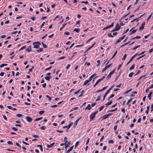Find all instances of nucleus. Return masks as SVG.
Wrapping results in <instances>:
<instances>
[{
	"mask_svg": "<svg viewBox=\"0 0 153 153\" xmlns=\"http://www.w3.org/2000/svg\"><path fill=\"white\" fill-rule=\"evenodd\" d=\"M120 28V26L118 23H117L115 26V28L117 30H118Z\"/></svg>",
	"mask_w": 153,
	"mask_h": 153,
	"instance_id": "nucleus-11",
	"label": "nucleus"
},
{
	"mask_svg": "<svg viewBox=\"0 0 153 153\" xmlns=\"http://www.w3.org/2000/svg\"><path fill=\"white\" fill-rule=\"evenodd\" d=\"M137 29H135V30H133V31H132L130 33V35H131L132 34V33H135L137 31Z\"/></svg>",
	"mask_w": 153,
	"mask_h": 153,
	"instance_id": "nucleus-47",
	"label": "nucleus"
},
{
	"mask_svg": "<svg viewBox=\"0 0 153 153\" xmlns=\"http://www.w3.org/2000/svg\"><path fill=\"white\" fill-rule=\"evenodd\" d=\"M45 112V111H44V110L41 111H39V114L40 115H41L43 114Z\"/></svg>",
	"mask_w": 153,
	"mask_h": 153,
	"instance_id": "nucleus-31",
	"label": "nucleus"
},
{
	"mask_svg": "<svg viewBox=\"0 0 153 153\" xmlns=\"http://www.w3.org/2000/svg\"><path fill=\"white\" fill-rule=\"evenodd\" d=\"M42 44L43 45V46L44 48H47L48 47L47 46L45 45V44L43 42H42Z\"/></svg>",
	"mask_w": 153,
	"mask_h": 153,
	"instance_id": "nucleus-38",
	"label": "nucleus"
},
{
	"mask_svg": "<svg viewBox=\"0 0 153 153\" xmlns=\"http://www.w3.org/2000/svg\"><path fill=\"white\" fill-rule=\"evenodd\" d=\"M115 72V70H113L110 72L109 74L107 76L106 79H108L110 78L111 77V75L113 74Z\"/></svg>",
	"mask_w": 153,
	"mask_h": 153,
	"instance_id": "nucleus-4",
	"label": "nucleus"
},
{
	"mask_svg": "<svg viewBox=\"0 0 153 153\" xmlns=\"http://www.w3.org/2000/svg\"><path fill=\"white\" fill-rule=\"evenodd\" d=\"M47 84L46 83H44L42 84V86L44 88H45Z\"/></svg>",
	"mask_w": 153,
	"mask_h": 153,
	"instance_id": "nucleus-62",
	"label": "nucleus"
},
{
	"mask_svg": "<svg viewBox=\"0 0 153 153\" xmlns=\"http://www.w3.org/2000/svg\"><path fill=\"white\" fill-rule=\"evenodd\" d=\"M36 51L38 52H41L43 51V49L42 48H40L36 50Z\"/></svg>",
	"mask_w": 153,
	"mask_h": 153,
	"instance_id": "nucleus-25",
	"label": "nucleus"
},
{
	"mask_svg": "<svg viewBox=\"0 0 153 153\" xmlns=\"http://www.w3.org/2000/svg\"><path fill=\"white\" fill-rule=\"evenodd\" d=\"M90 81L88 80H86L83 83V85H85L87 84Z\"/></svg>",
	"mask_w": 153,
	"mask_h": 153,
	"instance_id": "nucleus-29",
	"label": "nucleus"
},
{
	"mask_svg": "<svg viewBox=\"0 0 153 153\" xmlns=\"http://www.w3.org/2000/svg\"><path fill=\"white\" fill-rule=\"evenodd\" d=\"M46 128V127L45 126H42L40 127V129L42 130H45Z\"/></svg>",
	"mask_w": 153,
	"mask_h": 153,
	"instance_id": "nucleus-37",
	"label": "nucleus"
},
{
	"mask_svg": "<svg viewBox=\"0 0 153 153\" xmlns=\"http://www.w3.org/2000/svg\"><path fill=\"white\" fill-rule=\"evenodd\" d=\"M141 38V36H137L135 37H133L131 39V40H133L134 39H140Z\"/></svg>",
	"mask_w": 153,
	"mask_h": 153,
	"instance_id": "nucleus-18",
	"label": "nucleus"
},
{
	"mask_svg": "<svg viewBox=\"0 0 153 153\" xmlns=\"http://www.w3.org/2000/svg\"><path fill=\"white\" fill-rule=\"evenodd\" d=\"M79 143V141H78L76 142L75 145V149L76 148V147L78 145Z\"/></svg>",
	"mask_w": 153,
	"mask_h": 153,
	"instance_id": "nucleus-46",
	"label": "nucleus"
},
{
	"mask_svg": "<svg viewBox=\"0 0 153 153\" xmlns=\"http://www.w3.org/2000/svg\"><path fill=\"white\" fill-rule=\"evenodd\" d=\"M68 142V140H66L65 141V143H62L60 144V146H63L64 145H66L67 144V143Z\"/></svg>",
	"mask_w": 153,
	"mask_h": 153,
	"instance_id": "nucleus-48",
	"label": "nucleus"
},
{
	"mask_svg": "<svg viewBox=\"0 0 153 153\" xmlns=\"http://www.w3.org/2000/svg\"><path fill=\"white\" fill-rule=\"evenodd\" d=\"M94 38V36H93V37H92L91 38H90V39H89L86 42V43H88L89 41H90L92 39H93Z\"/></svg>",
	"mask_w": 153,
	"mask_h": 153,
	"instance_id": "nucleus-30",
	"label": "nucleus"
},
{
	"mask_svg": "<svg viewBox=\"0 0 153 153\" xmlns=\"http://www.w3.org/2000/svg\"><path fill=\"white\" fill-rule=\"evenodd\" d=\"M51 68H52V66H51L50 67H49L46 68L45 69V71H46L47 70H50L51 69Z\"/></svg>",
	"mask_w": 153,
	"mask_h": 153,
	"instance_id": "nucleus-55",
	"label": "nucleus"
},
{
	"mask_svg": "<svg viewBox=\"0 0 153 153\" xmlns=\"http://www.w3.org/2000/svg\"><path fill=\"white\" fill-rule=\"evenodd\" d=\"M100 79H98L96 82L94 84V87H95L96 85H97V84H98V83L101 81L100 80Z\"/></svg>",
	"mask_w": 153,
	"mask_h": 153,
	"instance_id": "nucleus-22",
	"label": "nucleus"
},
{
	"mask_svg": "<svg viewBox=\"0 0 153 153\" xmlns=\"http://www.w3.org/2000/svg\"><path fill=\"white\" fill-rule=\"evenodd\" d=\"M108 117V115H105L102 116V120H105L107 119Z\"/></svg>",
	"mask_w": 153,
	"mask_h": 153,
	"instance_id": "nucleus-16",
	"label": "nucleus"
},
{
	"mask_svg": "<svg viewBox=\"0 0 153 153\" xmlns=\"http://www.w3.org/2000/svg\"><path fill=\"white\" fill-rule=\"evenodd\" d=\"M31 51L32 49L31 48V46L30 45L29 46V47L27 48L26 49V51L28 52H30Z\"/></svg>",
	"mask_w": 153,
	"mask_h": 153,
	"instance_id": "nucleus-10",
	"label": "nucleus"
},
{
	"mask_svg": "<svg viewBox=\"0 0 153 153\" xmlns=\"http://www.w3.org/2000/svg\"><path fill=\"white\" fill-rule=\"evenodd\" d=\"M112 103V101L111 100L109 102L105 104V106H107L108 105H111V104Z\"/></svg>",
	"mask_w": 153,
	"mask_h": 153,
	"instance_id": "nucleus-14",
	"label": "nucleus"
},
{
	"mask_svg": "<svg viewBox=\"0 0 153 153\" xmlns=\"http://www.w3.org/2000/svg\"><path fill=\"white\" fill-rule=\"evenodd\" d=\"M37 147H39L40 148V149L42 152H43V149L42 148V145H38L37 146Z\"/></svg>",
	"mask_w": 153,
	"mask_h": 153,
	"instance_id": "nucleus-19",
	"label": "nucleus"
},
{
	"mask_svg": "<svg viewBox=\"0 0 153 153\" xmlns=\"http://www.w3.org/2000/svg\"><path fill=\"white\" fill-rule=\"evenodd\" d=\"M81 2L82 3H85L86 4H88V1H81Z\"/></svg>",
	"mask_w": 153,
	"mask_h": 153,
	"instance_id": "nucleus-54",
	"label": "nucleus"
},
{
	"mask_svg": "<svg viewBox=\"0 0 153 153\" xmlns=\"http://www.w3.org/2000/svg\"><path fill=\"white\" fill-rule=\"evenodd\" d=\"M51 78V76H46L45 77V79L46 80L48 81L50 80V79Z\"/></svg>",
	"mask_w": 153,
	"mask_h": 153,
	"instance_id": "nucleus-17",
	"label": "nucleus"
},
{
	"mask_svg": "<svg viewBox=\"0 0 153 153\" xmlns=\"http://www.w3.org/2000/svg\"><path fill=\"white\" fill-rule=\"evenodd\" d=\"M3 117L4 118V120L6 121L7 120V118L4 115H3Z\"/></svg>",
	"mask_w": 153,
	"mask_h": 153,
	"instance_id": "nucleus-63",
	"label": "nucleus"
},
{
	"mask_svg": "<svg viewBox=\"0 0 153 153\" xmlns=\"http://www.w3.org/2000/svg\"><path fill=\"white\" fill-rule=\"evenodd\" d=\"M74 146H72L67 151V152H68L69 153V152H70L71 151H72L74 148Z\"/></svg>",
	"mask_w": 153,
	"mask_h": 153,
	"instance_id": "nucleus-20",
	"label": "nucleus"
},
{
	"mask_svg": "<svg viewBox=\"0 0 153 153\" xmlns=\"http://www.w3.org/2000/svg\"><path fill=\"white\" fill-rule=\"evenodd\" d=\"M152 94V92H150L148 95V97L149 98V100H150L151 99V95Z\"/></svg>",
	"mask_w": 153,
	"mask_h": 153,
	"instance_id": "nucleus-12",
	"label": "nucleus"
},
{
	"mask_svg": "<svg viewBox=\"0 0 153 153\" xmlns=\"http://www.w3.org/2000/svg\"><path fill=\"white\" fill-rule=\"evenodd\" d=\"M73 124V123H70L68 126H66L63 127V128H68V129H69L71 127L72 125Z\"/></svg>",
	"mask_w": 153,
	"mask_h": 153,
	"instance_id": "nucleus-8",
	"label": "nucleus"
},
{
	"mask_svg": "<svg viewBox=\"0 0 153 153\" xmlns=\"http://www.w3.org/2000/svg\"><path fill=\"white\" fill-rule=\"evenodd\" d=\"M87 107H88V110H89L91 109V106L90 104H88Z\"/></svg>",
	"mask_w": 153,
	"mask_h": 153,
	"instance_id": "nucleus-45",
	"label": "nucleus"
},
{
	"mask_svg": "<svg viewBox=\"0 0 153 153\" xmlns=\"http://www.w3.org/2000/svg\"><path fill=\"white\" fill-rule=\"evenodd\" d=\"M91 48H92L91 47H89L87 49V50L85 52V53H86V52H87L88 51H89V50H90Z\"/></svg>",
	"mask_w": 153,
	"mask_h": 153,
	"instance_id": "nucleus-58",
	"label": "nucleus"
},
{
	"mask_svg": "<svg viewBox=\"0 0 153 153\" xmlns=\"http://www.w3.org/2000/svg\"><path fill=\"white\" fill-rule=\"evenodd\" d=\"M46 96L48 98V100L49 101H50L51 100L52 97H50L48 95H46Z\"/></svg>",
	"mask_w": 153,
	"mask_h": 153,
	"instance_id": "nucleus-34",
	"label": "nucleus"
},
{
	"mask_svg": "<svg viewBox=\"0 0 153 153\" xmlns=\"http://www.w3.org/2000/svg\"><path fill=\"white\" fill-rule=\"evenodd\" d=\"M67 23H66L63 25L60 28V31H61L63 29V28L67 25Z\"/></svg>",
	"mask_w": 153,
	"mask_h": 153,
	"instance_id": "nucleus-15",
	"label": "nucleus"
},
{
	"mask_svg": "<svg viewBox=\"0 0 153 153\" xmlns=\"http://www.w3.org/2000/svg\"><path fill=\"white\" fill-rule=\"evenodd\" d=\"M125 35H123V36L120 38L119 39H118V40L116 42V44H117L120 42H121L122 40H123L125 37Z\"/></svg>",
	"mask_w": 153,
	"mask_h": 153,
	"instance_id": "nucleus-5",
	"label": "nucleus"
},
{
	"mask_svg": "<svg viewBox=\"0 0 153 153\" xmlns=\"http://www.w3.org/2000/svg\"><path fill=\"white\" fill-rule=\"evenodd\" d=\"M126 56H127L126 54H125L123 56V58H122V60H125V59H126Z\"/></svg>",
	"mask_w": 153,
	"mask_h": 153,
	"instance_id": "nucleus-42",
	"label": "nucleus"
},
{
	"mask_svg": "<svg viewBox=\"0 0 153 153\" xmlns=\"http://www.w3.org/2000/svg\"><path fill=\"white\" fill-rule=\"evenodd\" d=\"M108 143H114V141L113 140H110L108 141Z\"/></svg>",
	"mask_w": 153,
	"mask_h": 153,
	"instance_id": "nucleus-53",
	"label": "nucleus"
},
{
	"mask_svg": "<svg viewBox=\"0 0 153 153\" xmlns=\"http://www.w3.org/2000/svg\"><path fill=\"white\" fill-rule=\"evenodd\" d=\"M140 46V45H138L137 46H136L134 48L132 49V50H135L136 49H137V48L139 47Z\"/></svg>",
	"mask_w": 153,
	"mask_h": 153,
	"instance_id": "nucleus-49",
	"label": "nucleus"
},
{
	"mask_svg": "<svg viewBox=\"0 0 153 153\" xmlns=\"http://www.w3.org/2000/svg\"><path fill=\"white\" fill-rule=\"evenodd\" d=\"M84 92V90H82L81 92V94L79 95L78 97H79L82 96L83 95Z\"/></svg>",
	"mask_w": 153,
	"mask_h": 153,
	"instance_id": "nucleus-27",
	"label": "nucleus"
},
{
	"mask_svg": "<svg viewBox=\"0 0 153 153\" xmlns=\"http://www.w3.org/2000/svg\"><path fill=\"white\" fill-rule=\"evenodd\" d=\"M84 45V44L83 43L82 44V45H76L75 46V47L76 48H78L79 47H82Z\"/></svg>",
	"mask_w": 153,
	"mask_h": 153,
	"instance_id": "nucleus-51",
	"label": "nucleus"
},
{
	"mask_svg": "<svg viewBox=\"0 0 153 153\" xmlns=\"http://www.w3.org/2000/svg\"><path fill=\"white\" fill-rule=\"evenodd\" d=\"M101 99V96L100 95L99 96H97V99L95 100L96 101H99Z\"/></svg>",
	"mask_w": 153,
	"mask_h": 153,
	"instance_id": "nucleus-35",
	"label": "nucleus"
},
{
	"mask_svg": "<svg viewBox=\"0 0 153 153\" xmlns=\"http://www.w3.org/2000/svg\"><path fill=\"white\" fill-rule=\"evenodd\" d=\"M110 67L109 65H108L106 66L105 68L102 70V73H104V72L108 68Z\"/></svg>",
	"mask_w": 153,
	"mask_h": 153,
	"instance_id": "nucleus-9",
	"label": "nucleus"
},
{
	"mask_svg": "<svg viewBox=\"0 0 153 153\" xmlns=\"http://www.w3.org/2000/svg\"><path fill=\"white\" fill-rule=\"evenodd\" d=\"M135 66V65L134 64H133L129 68L130 70H132L134 69Z\"/></svg>",
	"mask_w": 153,
	"mask_h": 153,
	"instance_id": "nucleus-21",
	"label": "nucleus"
},
{
	"mask_svg": "<svg viewBox=\"0 0 153 153\" xmlns=\"http://www.w3.org/2000/svg\"><path fill=\"white\" fill-rule=\"evenodd\" d=\"M81 118V117H80L79 119H78L77 120L75 123V124L76 126L77 125V124L78 123V122L79 120Z\"/></svg>",
	"mask_w": 153,
	"mask_h": 153,
	"instance_id": "nucleus-28",
	"label": "nucleus"
},
{
	"mask_svg": "<svg viewBox=\"0 0 153 153\" xmlns=\"http://www.w3.org/2000/svg\"><path fill=\"white\" fill-rule=\"evenodd\" d=\"M145 25V22H144L142 24L140 27L139 28V30L141 31L144 29V26Z\"/></svg>",
	"mask_w": 153,
	"mask_h": 153,
	"instance_id": "nucleus-6",
	"label": "nucleus"
},
{
	"mask_svg": "<svg viewBox=\"0 0 153 153\" xmlns=\"http://www.w3.org/2000/svg\"><path fill=\"white\" fill-rule=\"evenodd\" d=\"M55 144V143L54 142L50 145L48 144L47 145V147L48 148H51V147H52Z\"/></svg>",
	"mask_w": 153,
	"mask_h": 153,
	"instance_id": "nucleus-13",
	"label": "nucleus"
},
{
	"mask_svg": "<svg viewBox=\"0 0 153 153\" xmlns=\"http://www.w3.org/2000/svg\"><path fill=\"white\" fill-rule=\"evenodd\" d=\"M12 128L13 130L16 131L18 130V128L15 127H13Z\"/></svg>",
	"mask_w": 153,
	"mask_h": 153,
	"instance_id": "nucleus-52",
	"label": "nucleus"
},
{
	"mask_svg": "<svg viewBox=\"0 0 153 153\" xmlns=\"http://www.w3.org/2000/svg\"><path fill=\"white\" fill-rule=\"evenodd\" d=\"M145 54H144V55H142L139 57L137 58V59H141V58H142V57H143V56H145Z\"/></svg>",
	"mask_w": 153,
	"mask_h": 153,
	"instance_id": "nucleus-60",
	"label": "nucleus"
},
{
	"mask_svg": "<svg viewBox=\"0 0 153 153\" xmlns=\"http://www.w3.org/2000/svg\"><path fill=\"white\" fill-rule=\"evenodd\" d=\"M134 74V73L133 72H131L128 74V77H132V76Z\"/></svg>",
	"mask_w": 153,
	"mask_h": 153,
	"instance_id": "nucleus-36",
	"label": "nucleus"
},
{
	"mask_svg": "<svg viewBox=\"0 0 153 153\" xmlns=\"http://www.w3.org/2000/svg\"><path fill=\"white\" fill-rule=\"evenodd\" d=\"M26 119L27 122L30 123L33 120L32 119L31 117L28 116L26 117Z\"/></svg>",
	"mask_w": 153,
	"mask_h": 153,
	"instance_id": "nucleus-7",
	"label": "nucleus"
},
{
	"mask_svg": "<svg viewBox=\"0 0 153 153\" xmlns=\"http://www.w3.org/2000/svg\"><path fill=\"white\" fill-rule=\"evenodd\" d=\"M22 114H17L16 115V116L17 117H21L22 116Z\"/></svg>",
	"mask_w": 153,
	"mask_h": 153,
	"instance_id": "nucleus-57",
	"label": "nucleus"
},
{
	"mask_svg": "<svg viewBox=\"0 0 153 153\" xmlns=\"http://www.w3.org/2000/svg\"><path fill=\"white\" fill-rule=\"evenodd\" d=\"M7 64H1V65H0V67L1 68H2L3 67H4V66H7Z\"/></svg>",
	"mask_w": 153,
	"mask_h": 153,
	"instance_id": "nucleus-33",
	"label": "nucleus"
},
{
	"mask_svg": "<svg viewBox=\"0 0 153 153\" xmlns=\"http://www.w3.org/2000/svg\"><path fill=\"white\" fill-rule=\"evenodd\" d=\"M132 98H131L130 99H129V100H128L127 102H126V104L127 105H128L129 103L132 101Z\"/></svg>",
	"mask_w": 153,
	"mask_h": 153,
	"instance_id": "nucleus-26",
	"label": "nucleus"
},
{
	"mask_svg": "<svg viewBox=\"0 0 153 153\" xmlns=\"http://www.w3.org/2000/svg\"><path fill=\"white\" fill-rule=\"evenodd\" d=\"M30 19H31L33 21H35L36 19V17L35 16L31 17Z\"/></svg>",
	"mask_w": 153,
	"mask_h": 153,
	"instance_id": "nucleus-56",
	"label": "nucleus"
},
{
	"mask_svg": "<svg viewBox=\"0 0 153 153\" xmlns=\"http://www.w3.org/2000/svg\"><path fill=\"white\" fill-rule=\"evenodd\" d=\"M33 44L34 45V48L36 49L39 48L41 44L39 42H33Z\"/></svg>",
	"mask_w": 153,
	"mask_h": 153,
	"instance_id": "nucleus-2",
	"label": "nucleus"
},
{
	"mask_svg": "<svg viewBox=\"0 0 153 153\" xmlns=\"http://www.w3.org/2000/svg\"><path fill=\"white\" fill-rule=\"evenodd\" d=\"M108 37H114L110 33H108Z\"/></svg>",
	"mask_w": 153,
	"mask_h": 153,
	"instance_id": "nucleus-39",
	"label": "nucleus"
},
{
	"mask_svg": "<svg viewBox=\"0 0 153 153\" xmlns=\"http://www.w3.org/2000/svg\"><path fill=\"white\" fill-rule=\"evenodd\" d=\"M7 107L9 109H13V107L10 106H7Z\"/></svg>",
	"mask_w": 153,
	"mask_h": 153,
	"instance_id": "nucleus-64",
	"label": "nucleus"
},
{
	"mask_svg": "<svg viewBox=\"0 0 153 153\" xmlns=\"http://www.w3.org/2000/svg\"><path fill=\"white\" fill-rule=\"evenodd\" d=\"M104 105L100 107L99 108V111H102L103 109L104 108Z\"/></svg>",
	"mask_w": 153,
	"mask_h": 153,
	"instance_id": "nucleus-41",
	"label": "nucleus"
},
{
	"mask_svg": "<svg viewBox=\"0 0 153 153\" xmlns=\"http://www.w3.org/2000/svg\"><path fill=\"white\" fill-rule=\"evenodd\" d=\"M106 75H107L106 74H105L104 76H102V77L100 79H100V80L101 81L103 79H104L105 77V76H106Z\"/></svg>",
	"mask_w": 153,
	"mask_h": 153,
	"instance_id": "nucleus-50",
	"label": "nucleus"
},
{
	"mask_svg": "<svg viewBox=\"0 0 153 153\" xmlns=\"http://www.w3.org/2000/svg\"><path fill=\"white\" fill-rule=\"evenodd\" d=\"M115 86V85H114L112 86L106 92L105 94L103 97V100H104L106 96L109 93L110 91L112 89V88Z\"/></svg>",
	"mask_w": 153,
	"mask_h": 153,
	"instance_id": "nucleus-3",
	"label": "nucleus"
},
{
	"mask_svg": "<svg viewBox=\"0 0 153 153\" xmlns=\"http://www.w3.org/2000/svg\"><path fill=\"white\" fill-rule=\"evenodd\" d=\"M43 117L38 118H37L36 119L34 120V121H39V120H41L42 119H43Z\"/></svg>",
	"mask_w": 153,
	"mask_h": 153,
	"instance_id": "nucleus-24",
	"label": "nucleus"
},
{
	"mask_svg": "<svg viewBox=\"0 0 153 153\" xmlns=\"http://www.w3.org/2000/svg\"><path fill=\"white\" fill-rule=\"evenodd\" d=\"M71 143V142H69L68 143H67L65 145V148H66L67 147H68L69 146V145H70Z\"/></svg>",
	"mask_w": 153,
	"mask_h": 153,
	"instance_id": "nucleus-40",
	"label": "nucleus"
},
{
	"mask_svg": "<svg viewBox=\"0 0 153 153\" xmlns=\"http://www.w3.org/2000/svg\"><path fill=\"white\" fill-rule=\"evenodd\" d=\"M7 143L9 145H13V143L10 141H8L7 142Z\"/></svg>",
	"mask_w": 153,
	"mask_h": 153,
	"instance_id": "nucleus-44",
	"label": "nucleus"
},
{
	"mask_svg": "<svg viewBox=\"0 0 153 153\" xmlns=\"http://www.w3.org/2000/svg\"><path fill=\"white\" fill-rule=\"evenodd\" d=\"M74 31H76L77 33L79 32V31H80V29L79 28H75L74 30Z\"/></svg>",
	"mask_w": 153,
	"mask_h": 153,
	"instance_id": "nucleus-32",
	"label": "nucleus"
},
{
	"mask_svg": "<svg viewBox=\"0 0 153 153\" xmlns=\"http://www.w3.org/2000/svg\"><path fill=\"white\" fill-rule=\"evenodd\" d=\"M98 111L97 110L94 112H92L90 116V122L92 121L95 118L96 115L98 113Z\"/></svg>",
	"mask_w": 153,
	"mask_h": 153,
	"instance_id": "nucleus-1",
	"label": "nucleus"
},
{
	"mask_svg": "<svg viewBox=\"0 0 153 153\" xmlns=\"http://www.w3.org/2000/svg\"><path fill=\"white\" fill-rule=\"evenodd\" d=\"M26 48V46H23L20 49V50H19V51H20L22 50L23 49L25 48Z\"/></svg>",
	"mask_w": 153,
	"mask_h": 153,
	"instance_id": "nucleus-59",
	"label": "nucleus"
},
{
	"mask_svg": "<svg viewBox=\"0 0 153 153\" xmlns=\"http://www.w3.org/2000/svg\"><path fill=\"white\" fill-rule=\"evenodd\" d=\"M89 140H90V138H88L87 141L86 143V145H88V144L89 142Z\"/></svg>",
	"mask_w": 153,
	"mask_h": 153,
	"instance_id": "nucleus-61",
	"label": "nucleus"
},
{
	"mask_svg": "<svg viewBox=\"0 0 153 153\" xmlns=\"http://www.w3.org/2000/svg\"><path fill=\"white\" fill-rule=\"evenodd\" d=\"M110 27V25L109 26H107L106 27H104L103 28V30H106L107 29H108Z\"/></svg>",
	"mask_w": 153,
	"mask_h": 153,
	"instance_id": "nucleus-43",
	"label": "nucleus"
},
{
	"mask_svg": "<svg viewBox=\"0 0 153 153\" xmlns=\"http://www.w3.org/2000/svg\"><path fill=\"white\" fill-rule=\"evenodd\" d=\"M117 50L115 51V52L114 53V54L113 55V56L110 59V60H111L112 59H113L116 55V54H117Z\"/></svg>",
	"mask_w": 153,
	"mask_h": 153,
	"instance_id": "nucleus-23",
	"label": "nucleus"
}]
</instances>
